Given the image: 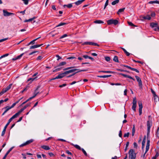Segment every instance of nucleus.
I'll return each mask as SVG.
<instances>
[{"label":"nucleus","instance_id":"nucleus-42","mask_svg":"<svg viewBox=\"0 0 159 159\" xmlns=\"http://www.w3.org/2000/svg\"><path fill=\"white\" fill-rule=\"evenodd\" d=\"M37 77H35L34 78H30L29 79H28L27 81V82H29L30 81H31L30 82V83H31L36 78H37Z\"/></svg>","mask_w":159,"mask_h":159},{"label":"nucleus","instance_id":"nucleus-29","mask_svg":"<svg viewBox=\"0 0 159 159\" xmlns=\"http://www.w3.org/2000/svg\"><path fill=\"white\" fill-rule=\"evenodd\" d=\"M31 98H28V99L26 100L24 102H23V103H22L19 106L20 107H21L23 106V105L27 103V102H28L29 101L31 100Z\"/></svg>","mask_w":159,"mask_h":159},{"label":"nucleus","instance_id":"nucleus-34","mask_svg":"<svg viewBox=\"0 0 159 159\" xmlns=\"http://www.w3.org/2000/svg\"><path fill=\"white\" fill-rule=\"evenodd\" d=\"M7 91L5 88L2 89V91L0 92V96Z\"/></svg>","mask_w":159,"mask_h":159},{"label":"nucleus","instance_id":"nucleus-6","mask_svg":"<svg viewBox=\"0 0 159 159\" xmlns=\"http://www.w3.org/2000/svg\"><path fill=\"white\" fill-rule=\"evenodd\" d=\"M137 101L136 100V97L133 98V105L132 106V108L134 111H136V108L137 106L136 105Z\"/></svg>","mask_w":159,"mask_h":159},{"label":"nucleus","instance_id":"nucleus-11","mask_svg":"<svg viewBox=\"0 0 159 159\" xmlns=\"http://www.w3.org/2000/svg\"><path fill=\"white\" fill-rule=\"evenodd\" d=\"M14 148V147H12L5 154L4 156L3 157V158L2 159H5L6 157H7V155L9 154V153L12 150V149Z\"/></svg>","mask_w":159,"mask_h":159},{"label":"nucleus","instance_id":"nucleus-35","mask_svg":"<svg viewBox=\"0 0 159 159\" xmlns=\"http://www.w3.org/2000/svg\"><path fill=\"white\" fill-rule=\"evenodd\" d=\"M135 132V125H133V127L132 128V136H134V133Z\"/></svg>","mask_w":159,"mask_h":159},{"label":"nucleus","instance_id":"nucleus-60","mask_svg":"<svg viewBox=\"0 0 159 159\" xmlns=\"http://www.w3.org/2000/svg\"><path fill=\"white\" fill-rule=\"evenodd\" d=\"M154 30L155 31H159V26L158 25L157 26V27L154 29Z\"/></svg>","mask_w":159,"mask_h":159},{"label":"nucleus","instance_id":"nucleus-23","mask_svg":"<svg viewBox=\"0 0 159 159\" xmlns=\"http://www.w3.org/2000/svg\"><path fill=\"white\" fill-rule=\"evenodd\" d=\"M71 145L72 146H74L75 148H76V149H77L79 150H81L82 148H81V147L79 145H78L77 144H74L73 143H72L71 144Z\"/></svg>","mask_w":159,"mask_h":159},{"label":"nucleus","instance_id":"nucleus-30","mask_svg":"<svg viewBox=\"0 0 159 159\" xmlns=\"http://www.w3.org/2000/svg\"><path fill=\"white\" fill-rule=\"evenodd\" d=\"M72 3H70L68 4L67 5H63V7L65 8V7H66L67 8H70L72 7Z\"/></svg>","mask_w":159,"mask_h":159},{"label":"nucleus","instance_id":"nucleus-8","mask_svg":"<svg viewBox=\"0 0 159 159\" xmlns=\"http://www.w3.org/2000/svg\"><path fill=\"white\" fill-rule=\"evenodd\" d=\"M138 104L139 106V115L140 116L142 113V109L143 108V106L142 102L141 101L139 102Z\"/></svg>","mask_w":159,"mask_h":159},{"label":"nucleus","instance_id":"nucleus-56","mask_svg":"<svg viewBox=\"0 0 159 159\" xmlns=\"http://www.w3.org/2000/svg\"><path fill=\"white\" fill-rule=\"evenodd\" d=\"M129 134H130V133L129 132H128L127 133H125L124 134V137H129Z\"/></svg>","mask_w":159,"mask_h":159},{"label":"nucleus","instance_id":"nucleus-63","mask_svg":"<svg viewBox=\"0 0 159 159\" xmlns=\"http://www.w3.org/2000/svg\"><path fill=\"white\" fill-rule=\"evenodd\" d=\"M133 144L134 148L136 149L137 148L138 146L137 143L136 142H134Z\"/></svg>","mask_w":159,"mask_h":159},{"label":"nucleus","instance_id":"nucleus-27","mask_svg":"<svg viewBox=\"0 0 159 159\" xmlns=\"http://www.w3.org/2000/svg\"><path fill=\"white\" fill-rule=\"evenodd\" d=\"M74 69L75 70V71H77V73H78L79 72H82V71H88L87 69H84V70H80V69Z\"/></svg>","mask_w":159,"mask_h":159},{"label":"nucleus","instance_id":"nucleus-28","mask_svg":"<svg viewBox=\"0 0 159 159\" xmlns=\"http://www.w3.org/2000/svg\"><path fill=\"white\" fill-rule=\"evenodd\" d=\"M113 61L116 62H119L118 60V57L117 56H115L113 59Z\"/></svg>","mask_w":159,"mask_h":159},{"label":"nucleus","instance_id":"nucleus-20","mask_svg":"<svg viewBox=\"0 0 159 159\" xmlns=\"http://www.w3.org/2000/svg\"><path fill=\"white\" fill-rule=\"evenodd\" d=\"M158 25L157 23L152 22L150 24V26L152 28H155Z\"/></svg>","mask_w":159,"mask_h":159},{"label":"nucleus","instance_id":"nucleus-33","mask_svg":"<svg viewBox=\"0 0 159 159\" xmlns=\"http://www.w3.org/2000/svg\"><path fill=\"white\" fill-rule=\"evenodd\" d=\"M94 23L96 24L103 23L104 22L100 20H96L94 21Z\"/></svg>","mask_w":159,"mask_h":159},{"label":"nucleus","instance_id":"nucleus-50","mask_svg":"<svg viewBox=\"0 0 159 159\" xmlns=\"http://www.w3.org/2000/svg\"><path fill=\"white\" fill-rule=\"evenodd\" d=\"M81 150L82 151V152H83V153H84V154L85 156H88V154L87 153H86L85 151L83 148H82Z\"/></svg>","mask_w":159,"mask_h":159},{"label":"nucleus","instance_id":"nucleus-24","mask_svg":"<svg viewBox=\"0 0 159 159\" xmlns=\"http://www.w3.org/2000/svg\"><path fill=\"white\" fill-rule=\"evenodd\" d=\"M148 3L150 4H154V3H157V4H159V1L157 0H155V1H149L148 2Z\"/></svg>","mask_w":159,"mask_h":159},{"label":"nucleus","instance_id":"nucleus-12","mask_svg":"<svg viewBox=\"0 0 159 159\" xmlns=\"http://www.w3.org/2000/svg\"><path fill=\"white\" fill-rule=\"evenodd\" d=\"M75 70L74 69H71L69 70H68L66 71H65L64 74H65V75H66L67 74H68L74 72L75 71Z\"/></svg>","mask_w":159,"mask_h":159},{"label":"nucleus","instance_id":"nucleus-39","mask_svg":"<svg viewBox=\"0 0 159 159\" xmlns=\"http://www.w3.org/2000/svg\"><path fill=\"white\" fill-rule=\"evenodd\" d=\"M119 2V0H115L111 3V4L113 5H114L118 3Z\"/></svg>","mask_w":159,"mask_h":159},{"label":"nucleus","instance_id":"nucleus-45","mask_svg":"<svg viewBox=\"0 0 159 159\" xmlns=\"http://www.w3.org/2000/svg\"><path fill=\"white\" fill-rule=\"evenodd\" d=\"M159 156V153L158 152H156V154L155 156L153 157L152 158V159H156L157 157Z\"/></svg>","mask_w":159,"mask_h":159},{"label":"nucleus","instance_id":"nucleus-16","mask_svg":"<svg viewBox=\"0 0 159 159\" xmlns=\"http://www.w3.org/2000/svg\"><path fill=\"white\" fill-rule=\"evenodd\" d=\"M5 109L6 110L2 114V116H3L10 109V108H9V106H7L5 107L2 108V109Z\"/></svg>","mask_w":159,"mask_h":159},{"label":"nucleus","instance_id":"nucleus-2","mask_svg":"<svg viewBox=\"0 0 159 159\" xmlns=\"http://www.w3.org/2000/svg\"><path fill=\"white\" fill-rule=\"evenodd\" d=\"M129 158L130 159H135L136 157V153L135 152L134 150L130 149L129 151Z\"/></svg>","mask_w":159,"mask_h":159},{"label":"nucleus","instance_id":"nucleus-18","mask_svg":"<svg viewBox=\"0 0 159 159\" xmlns=\"http://www.w3.org/2000/svg\"><path fill=\"white\" fill-rule=\"evenodd\" d=\"M154 98V101L155 103L159 101V96L156 95L154 96H153Z\"/></svg>","mask_w":159,"mask_h":159},{"label":"nucleus","instance_id":"nucleus-48","mask_svg":"<svg viewBox=\"0 0 159 159\" xmlns=\"http://www.w3.org/2000/svg\"><path fill=\"white\" fill-rule=\"evenodd\" d=\"M29 86H26L23 90L21 92V93H23L24 91H26L29 88Z\"/></svg>","mask_w":159,"mask_h":159},{"label":"nucleus","instance_id":"nucleus-5","mask_svg":"<svg viewBox=\"0 0 159 159\" xmlns=\"http://www.w3.org/2000/svg\"><path fill=\"white\" fill-rule=\"evenodd\" d=\"M135 77L136 78L137 81L138 82V85L139 88L141 89H142L143 88V85L141 78L137 75H135Z\"/></svg>","mask_w":159,"mask_h":159},{"label":"nucleus","instance_id":"nucleus-61","mask_svg":"<svg viewBox=\"0 0 159 159\" xmlns=\"http://www.w3.org/2000/svg\"><path fill=\"white\" fill-rule=\"evenodd\" d=\"M67 36H68V35H67V34H64V35H62L60 37V39H61L65 37H67Z\"/></svg>","mask_w":159,"mask_h":159},{"label":"nucleus","instance_id":"nucleus-32","mask_svg":"<svg viewBox=\"0 0 159 159\" xmlns=\"http://www.w3.org/2000/svg\"><path fill=\"white\" fill-rule=\"evenodd\" d=\"M121 49L124 51V52L126 54V55L127 56H129L130 55V53L127 52V51L124 48H121Z\"/></svg>","mask_w":159,"mask_h":159},{"label":"nucleus","instance_id":"nucleus-36","mask_svg":"<svg viewBox=\"0 0 159 159\" xmlns=\"http://www.w3.org/2000/svg\"><path fill=\"white\" fill-rule=\"evenodd\" d=\"M62 69V67H58L52 70L53 72H56L60 71Z\"/></svg>","mask_w":159,"mask_h":159},{"label":"nucleus","instance_id":"nucleus-10","mask_svg":"<svg viewBox=\"0 0 159 159\" xmlns=\"http://www.w3.org/2000/svg\"><path fill=\"white\" fill-rule=\"evenodd\" d=\"M148 138H149V137ZM147 139L148 140L147 141V144H146V152H147L149 150V148L150 143V140L149 139H148H148L147 138Z\"/></svg>","mask_w":159,"mask_h":159},{"label":"nucleus","instance_id":"nucleus-26","mask_svg":"<svg viewBox=\"0 0 159 159\" xmlns=\"http://www.w3.org/2000/svg\"><path fill=\"white\" fill-rule=\"evenodd\" d=\"M64 72H63L59 74L58 75V78L59 79H61L64 77L66 76V75H65V74H64Z\"/></svg>","mask_w":159,"mask_h":159},{"label":"nucleus","instance_id":"nucleus-15","mask_svg":"<svg viewBox=\"0 0 159 159\" xmlns=\"http://www.w3.org/2000/svg\"><path fill=\"white\" fill-rule=\"evenodd\" d=\"M66 64V61H62L59 63L57 66H54V68H57V67H58L62 66H63Z\"/></svg>","mask_w":159,"mask_h":159},{"label":"nucleus","instance_id":"nucleus-25","mask_svg":"<svg viewBox=\"0 0 159 159\" xmlns=\"http://www.w3.org/2000/svg\"><path fill=\"white\" fill-rule=\"evenodd\" d=\"M111 76V75H98L97 77L99 78H105L106 77H110Z\"/></svg>","mask_w":159,"mask_h":159},{"label":"nucleus","instance_id":"nucleus-58","mask_svg":"<svg viewBox=\"0 0 159 159\" xmlns=\"http://www.w3.org/2000/svg\"><path fill=\"white\" fill-rule=\"evenodd\" d=\"M36 93H35V92H34V95H33V96L30 97V98H31V99H32L33 98H35L37 95V93H36Z\"/></svg>","mask_w":159,"mask_h":159},{"label":"nucleus","instance_id":"nucleus-17","mask_svg":"<svg viewBox=\"0 0 159 159\" xmlns=\"http://www.w3.org/2000/svg\"><path fill=\"white\" fill-rule=\"evenodd\" d=\"M146 135H145L144 137L143 140L142 142V149H143L144 147L145 143V142H146Z\"/></svg>","mask_w":159,"mask_h":159},{"label":"nucleus","instance_id":"nucleus-53","mask_svg":"<svg viewBox=\"0 0 159 159\" xmlns=\"http://www.w3.org/2000/svg\"><path fill=\"white\" fill-rule=\"evenodd\" d=\"M31 103H27L26 104L24 107H23V108L25 110L28 107L30 106Z\"/></svg>","mask_w":159,"mask_h":159},{"label":"nucleus","instance_id":"nucleus-52","mask_svg":"<svg viewBox=\"0 0 159 159\" xmlns=\"http://www.w3.org/2000/svg\"><path fill=\"white\" fill-rule=\"evenodd\" d=\"M74 67H74V66H71V67H68L64 69L63 70H68L73 68Z\"/></svg>","mask_w":159,"mask_h":159},{"label":"nucleus","instance_id":"nucleus-40","mask_svg":"<svg viewBox=\"0 0 159 159\" xmlns=\"http://www.w3.org/2000/svg\"><path fill=\"white\" fill-rule=\"evenodd\" d=\"M33 141L34 140L33 139H30L29 140L25 142L26 144V145H27L32 143L33 142Z\"/></svg>","mask_w":159,"mask_h":159},{"label":"nucleus","instance_id":"nucleus-9","mask_svg":"<svg viewBox=\"0 0 159 159\" xmlns=\"http://www.w3.org/2000/svg\"><path fill=\"white\" fill-rule=\"evenodd\" d=\"M118 74L119 75H122V76H123L127 78L130 79H132L134 81H135V79H134L131 76H130L129 75H127L124 74L122 73H118Z\"/></svg>","mask_w":159,"mask_h":159},{"label":"nucleus","instance_id":"nucleus-46","mask_svg":"<svg viewBox=\"0 0 159 159\" xmlns=\"http://www.w3.org/2000/svg\"><path fill=\"white\" fill-rule=\"evenodd\" d=\"M128 23L129 25L131 26L137 27V26L134 25L131 22L128 21Z\"/></svg>","mask_w":159,"mask_h":159},{"label":"nucleus","instance_id":"nucleus-31","mask_svg":"<svg viewBox=\"0 0 159 159\" xmlns=\"http://www.w3.org/2000/svg\"><path fill=\"white\" fill-rule=\"evenodd\" d=\"M125 9V8L124 7L122 8H120L119 9L117 12V14H119L121 12H123L124 11V10Z\"/></svg>","mask_w":159,"mask_h":159},{"label":"nucleus","instance_id":"nucleus-64","mask_svg":"<svg viewBox=\"0 0 159 159\" xmlns=\"http://www.w3.org/2000/svg\"><path fill=\"white\" fill-rule=\"evenodd\" d=\"M43 57L41 56H38L37 58H36V60H40L43 58Z\"/></svg>","mask_w":159,"mask_h":159},{"label":"nucleus","instance_id":"nucleus-19","mask_svg":"<svg viewBox=\"0 0 159 159\" xmlns=\"http://www.w3.org/2000/svg\"><path fill=\"white\" fill-rule=\"evenodd\" d=\"M41 148L46 150H49L50 149L48 146L45 145L41 146Z\"/></svg>","mask_w":159,"mask_h":159},{"label":"nucleus","instance_id":"nucleus-7","mask_svg":"<svg viewBox=\"0 0 159 159\" xmlns=\"http://www.w3.org/2000/svg\"><path fill=\"white\" fill-rule=\"evenodd\" d=\"M3 15L5 16H9L12 15H15V14L11 12H9L5 10H3Z\"/></svg>","mask_w":159,"mask_h":159},{"label":"nucleus","instance_id":"nucleus-37","mask_svg":"<svg viewBox=\"0 0 159 159\" xmlns=\"http://www.w3.org/2000/svg\"><path fill=\"white\" fill-rule=\"evenodd\" d=\"M67 24V23L64 22H61L56 26V27L61 26Z\"/></svg>","mask_w":159,"mask_h":159},{"label":"nucleus","instance_id":"nucleus-51","mask_svg":"<svg viewBox=\"0 0 159 159\" xmlns=\"http://www.w3.org/2000/svg\"><path fill=\"white\" fill-rule=\"evenodd\" d=\"M151 92L153 96H154L156 95H157L156 92L154 91L152 88L151 89Z\"/></svg>","mask_w":159,"mask_h":159},{"label":"nucleus","instance_id":"nucleus-57","mask_svg":"<svg viewBox=\"0 0 159 159\" xmlns=\"http://www.w3.org/2000/svg\"><path fill=\"white\" fill-rule=\"evenodd\" d=\"M131 70L135 71L136 72H137L138 73H139V71L138 70H137L136 69L134 68H132Z\"/></svg>","mask_w":159,"mask_h":159},{"label":"nucleus","instance_id":"nucleus-55","mask_svg":"<svg viewBox=\"0 0 159 159\" xmlns=\"http://www.w3.org/2000/svg\"><path fill=\"white\" fill-rule=\"evenodd\" d=\"M23 1L25 5H27L28 4L29 0H22Z\"/></svg>","mask_w":159,"mask_h":159},{"label":"nucleus","instance_id":"nucleus-21","mask_svg":"<svg viewBox=\"0 0 159 159\" xmlns=\"http://www.w3.org/2000/svg\"><path fill=\"white\" fill-rule=\"evenodd\" d=\"M85 0H79L75 2L74 3L76 5L78 6L81 4Z\"/></svg>","mask_w":159,"mask_h":159},{"label":"nucleus","instance_id":"nucleus-62","mask_svg":"<svg viewBox=\"0 0 159 159\" xmlns=\"http://www.w3.org/2000/svg\"><path fill=\"white\" fill-rule=\"evenodd\" d=\"M32 20L31 18H30L28 20H25L24 21V22H30V21H32Z\"/></svg>","mask_w":159,"mask_h":159},{"label":"nucleus","instance_id":"nucleus-47","mask_svg":"<svg viewBox=\"0 0 159 159\" xmlns=\"http://www.w3.org/2000/svg\"><path fill=\"white\" fill-rule=\"evenodd\" d=\"M105 60L107 62L111 60L110 57L108 56L105 57Z\"/></svg>","mask_w":159,"mask_h":159},{"label":"nucleus","instance_id":"nucleus-3","mask_svg":"<svg viewBox=\"0 0 159 159\" xmlns=\"http://www.w3.org/2000/svg\"><path fill=\"white\" fill-rule=\"evenodd\" d=\"M119 23L118 21L117 20H114L112 19L109 20L107 21V23L108 25L114 24L117 25Z\"/></svg>","mask_w":159,"mask_h":159},{"label":"nucleus","instance_id":"nucleus-59","mask_svg":"<svg viewBox=\"0 0 159 159\" xmlns=\"http://www.w3.org/2000/svg\"><path fill=\"white\" fill-rule=\"evenodd\" d=\"M115 72L113 71H112L110 70H107L105 71V73H114Z\"/></svg>","mask_w":159,"mask_h":159},{"label":"nucleus","instance_id":"nucleus-13","mask_svg":"<svg viewBox=\"0 0 159 159\" xmlns=\"http://www.w3.org/2000/svg\"><path fill=\"white\" fill-rule=\"evenodd\" d=\"M43 45V44H36V45H34L33 46H30V49H34V48H37L38 47H39Z\"/></svg>","mask_w":159,"mask_h":159},{"label":"nucleus","instance_id":"nucleus-14","mask_svg":"<svg viewBox=\"0 0 159 159\" xmlns=\"http://www.w3.org/2000/svg\"><path fill=\"white\" fill-rule=\"evenodd\" d=\"M24 53H23L20 55L17 56L16 57H14L12 59V60L15 61L16 60L20 59L21 57L23 56V55L24 54Z\"/></svg>","mask_w":159,"mask_h":159},{"label":"nucleus","instance_id":"nucleus-43","mask_svg":"<svg viewBox=\"0 0 159 159\" xmlns=\"http://www.w3.org/2000/svg\"><path fill=\"white\" fill-rule=\"evenodd\" d=\"M12 85V84H10L8 86H7V87L5 88V89H6V90H7V91L11 88Z\"/></svg>","mask_w":159,"mask_h":159},{"label":"nucleus","instance_id":"nucleus-4","mask_svg":"<svg viewBox=\"0 0 159 159\" xmlns=\"http://www.w3.org/2000/svg\"><path fill=\"white\" fill-rule=\"evenodd\" d=\"M82 45L83 46L85 45H90L92 46H99V45L97 43H95L93 42H86L82 43Z\"/></svg>","mask_w":159,"mask_h":159},{"label":"nucleus","instance_id":"nucleus-22","mask_svg":"<svg viewBox=\"0 0 159 159\" xmlns=\"http://www.w3.org/2000/svg\"><path fill=\"white\" fill-rule=\"evenodd\" d=\"M142 18L144 20H150L151 19V17L148 15H147L146 16H142Z\"/></svg>","mask_w":159,"mask_h":159},{"label":"nucleus","instance_id":"nucleus-44","mask_svg":"<svg viewBox=\"0 0 159 159\" xmlns=\"http://www.w3.org/2000/svg\"><path fill=\"white\" fill-rule=\"evenodd\" d=\"M7 128L4 127L3 131L2 132L1 136H3L5 134Z\"/></svg>","mask_w":159,"mask_h":159},{"label":"nucleus","instance_id":"nucleus-38","mask_svg":"<svg viewBox=\"0 0 159 159\" xmlns=\"http://www.w3.org/2000/svg\"><path fill=\"white\" fill-rule=\"evenodd\" d=\"M41 38V37H38L35 39H34L32 41L30 42V43L31 44H34L35 42L38 39H39V38Z\"/></svg>","mask_w":159,"mask_h":159},{"label":"nucleus","instance_id":"nucleus-54","mask_svg":"<svg viewBox=\"0 0 159 159\" xmlns=\"http://www.w3.org/2000/svg\"><path fill=\"white\" fill-rule=\"evenodd\" d=\"M8 55H9V54L8 53H6V54H5L2 56L0 57V59H1V58H3L4 57H7V56H8Z\"/></svg>","mask_w":159,"mask_h":159},{"label":"nucleus","instance_id":"nucleus-41","mask_svg":"<svg viewBox=\"0 0 159 159\" xmlns=\"http://www.w3.org/2000/svg\"><path fill=\"white\" fill-rule=\"evenodd\" d=\"M12 120L10 118L8 120L7 123L6 125H5V126H4V127H5V128H7L8 126L9 125V124H10V123L12 121Z\"/></svg>","mask_w":159,"mask_h":159},{"label":"nucleus","instance_id":"nucleus-49","mask_svg":"<svg viewBox=\"0 0 159 159\" xmlns=\"http://www.w3.org/2000/svg\"><path fill=\"white\" fill-rule=\"evenodd\" d=\"M108 2H109V0H107L106 2L105 3L104 7L103 8L104 10L106 8V7L108 5Z\"/></svg>","mask_w":159,"mask_h":159},{"label":"nucleus","instance_id":"nucleus-1","mask_svg":"<svg viewBox=\"0 0 159 159\" xmlns=\"http://www.w3.org/2000/svg\"><path fill=\"white\" fill-rule=\"evenodd\" d=\"M152 117L151 116H148V120L147 121V138L148 139L149 137L151 127L152 125Z\"/></svg>","mask_w":159,"mask_h":159}]
</instances>
